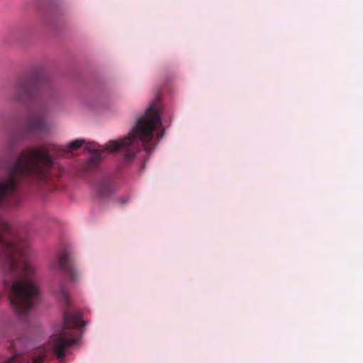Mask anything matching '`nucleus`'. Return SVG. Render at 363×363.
<instances>
[{"label": "nucleus", "mask_w": 363, "mask_h": 363, "mask_svg": "<svg viewBox=\"0 0 363 363\" xmlns=\"http://www.w3.org/2000/svg\"><path fill=\"white\" fill-rule=\"evenodd\" d=\"M53 269H59L69 277L72 281H76L78 272L74 269L70 259V255L67 251H62L51 264Z\"/></svg>", "instance_id": "423d86ee"}, {"label": "nucleus", "mask_w": 363, "mask_h": 363, "mask_svg": "<svg viewBox=\"0 0 363 363\" xmlns=\"http://www.w3.org/2000/svg\"><path fill=\"white\" fill-rule=\"evenodd\" d=\"M164 132L161 108L159 105L153 103L137 119L135 127L125 138L109 141L104 150H95L88 161L89 166H97L108 151L123 152L124 160L130 162L141 148H144L147 152L154 150L158 141L163 137Z\"/></svg>", "instance_id": "f03ea898"}, {"label": "nucleus", "mask_w": 363, "mask_h": 363, "mask_svg": "<svg viewBox=\"0 0 363 363\" xmlns=\"http://www.w3.org/2000/svg\"><path fill=\"white\" fill-rule=\"evenodd\" d=\"M84 143V140L82 139H77L75 140H73L69 143V145L67 146V151H71L74 150H77Z\"/></svg>", "instance_id": "1a4fd4ad"}, {"label": "nucleus", "mask_w": 363, "mask_h": 363, "mask_svg": "<svg viewBox=\"0 0 363 363\" xmlns=\"http://www.w3.org/2000/svg\"><path fill=\"white\" fill-rule=\"evenodd\" d=\"M46 88L47 83L43 79L35 76L23 77L16 82L8 100L26 104L43 94Z\"/></svg>", "instance_id": "20e7f679"}, {"label": "nucleus", "mask_w": 363, "mask_h": 363, "mask_svg": "<svg viewBox=\"0 0 363 363\" xmlns=\"http://www.w3.org/2000/svg\"><path fill=\"white\" fill-rule=\"evenodd\" d=\"M50 152L61 155L66 151L52 145L20 152L8 169V177L0 179V208L21 204V198L17 193L21 184L42 188L50 182L55 169ZM28 248V240L0 216V261L4 273L13 281L9 299L18 315H26L40 300L38 285L32 277L34 268L26 257Z\"/></svg>", "instance_id": "f257e3e1"}, {"label": "nucleus", "mask_w": 363, "mask_h": 363, "mask_svg": "<svg viewBox=\"0 0 363 363\" xmlns=\"http://www.w3.org/2000/svg\"><path fill=\"white\" fill-rule=\"evenodd\" d=\"M49 130V123L46 120L44 111H30L25 121L22 134L24 137L32 136L35 133L46 132Z\"/></svg>", "instance_id": "39448f33"}, {"label": "nucleus", "mask_w": 363, "mask_h": 363, "mask_svg": "<svg viewBox=\"0 0 363 363\" xmlns=\"http://www.w3.org/2000/svg\"><path fill=\"white\" fill-rule=\"evenodd\" d=\"M84 326L79 312L63 314V325L59 334L53 335L50 339L51 350L58 359L65 356V350L77 342L79 338V328ZM50 348L43 347L34 354L33 363H43L50 353Z\"/></svg>", "instance_id": "7ed1b4c3"}, {"label": "nucleus", "mask_w": 363, "mask_h": 363, "mask_svg": "<svg viewBox=\"0 0 363 363\" xmlns=\"http://www.w3.org/2000/svg\"><path fill=\"white\" fill-rule=\"evenodd\" d=\"M97 196L101 199H106L110 196L113 192L112 183L109 179H103L96 186Z\"/></svg>", "instance_id": "0eeeda50"}, {"label": "nucleus", "mask_w": 363, "mask_h": 363, "mask_svg": "<svg viewBox=\"0 0 363 363\" xmlns=\"http://www.w3.org/2000/svg\"><path fill=\"white\" fill-rule=\"evenodd\" d=\"M57 294L58 298L62 301L66 306H67L69 304V297L64 286H60Z\"/></svg>", "instance_id": "6e6552de"}, {"label": "nucleus", "mask_w": 363, "mask_h": 363, "mask_svg": "<svg viewBox=\"0 0 363 363\" xmlns=\"http://www.w3.org/2000/svg\"><path fill=\"white\" fill-rule=\"evenodd\" d=\"M16 357H13L9 359L5 363H15Z\"/></svg>", "instance_id": "9d476101"}]
</instances>
